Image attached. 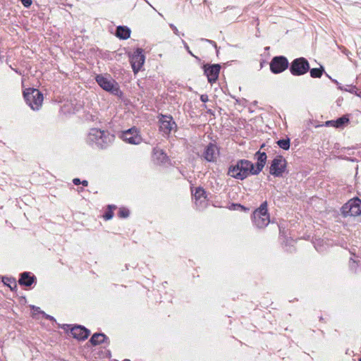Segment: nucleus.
I'll return each instance as SVG.
<instances>
[{"instance_id":"5701e85b","label":"nucleus","mask_w":361,"mask_h":361,"mask_svg":"<svg viewBox=\"0 0 361 361\" xmlns=\"http://www.w3.org/2000/svg\"><path fill=\"white\" fill-rule=\"evenodd\" d=\"M2 281L5 285L8 286L11 290L13 289V288L11 283H13L14 285V288L17 287L16 281L14 279L3 277Z\"/></svg>"},{"instance_id":"a19ab883","label":"nucleus","mask_w":361,"mask_h":361,"mask_svg":"<svg viewBox=\"0 0 361 361\" xmlns=\"http://www.w3.org/2000/svg\"><path fill=\"white\" fill-rule=\"evenodd\" d=\"M357 95H358V96H360L361 94H357Z\"/></svg>"},{"instance_id":"9b49d317","label":"nucleus","mask_w":361,"mask_h":361,"mask_svg":"<svg viewBox=\"0 0 361 361\" xmlns=\"http://www.w3.org/2000/svg\"><path fill=\"white\" fill-rule=\"evenodd\" d=\"M145 60L143 50L141 48H137L130 56V63L134 73H137L141 69Z\"/></svg>"},{"instance_id":"bb28decb","label":"nucleus","mask_w":361,"mask_h":361,"mask_svg":"<svg viewBox=\"0 0 361 361\" xmlns=\"http://www.w3.org/2000/svg\"><path fill=\"white\" fill-rule=\"evenodd\" d=\"M204 193H205V191H204L203 189H202V188H197V190H196L195 196H196V197H201V196H202Z\"/></svg>"},{"instance_id":"b1692460","label":"nucleus","mask_w":361,"mask_h":361,"mask_svg":"<svg viewBox=\"0 0 361 361\" xmlns=\"http://www.w3.org/2000/svg\"><path fill=\"white\" fill-rule=\"evenodd\" d=\"M129 214H130L129 210L124 207L120 208L119 212L118 213V216L120 218H127L129 216Z\"/></svg>"},{"instance_id":"393cba45","label":"nucleus","mask_w":361,"mask_h":361,"mask_svg":"<svg viewBox=\"0 0 361 361\" xmlns=\"http://www.w3.org/2000/svg\"><path fill=\"white\" fill-rule=\"evenodd\" d=\"M183 43L184 44V47L185 48V49L187 50V51L193 57H195L196 59H198L199 60V58L197 56H196L195 55H194L192 54V52L190 51V48H189V46L188 45V44L185 42V41H183Z\"/></svg>"},{"instance_id":"7ed1b4c3","label":"nucleus","mask_w":361,"mask_h":361,"mask_svg":"<svg viewBox=\"0 0 361 361\" xmlns=\"http://www.w3.org/2000/svg\"><path fill=\"white\" fill-rule=\"evenodd\" d=\"M95 80L97 84L104 90L109 92L116 96L121 97L122 95V92L119 88L118 84L110 76L97 75Z\"/></svg>"},{"instance_id":"79ce46f5","label":"nucleus","mask_w":361,"mask_h":361,"mask_svg":"<svg viewBox=\"0 0 361 361\" xmlns=\"http://www.w3.org/2000/svg\"><path fill=\"white\" fill-rule=\"evenodd\" d=\"M112 361H118V360H112Z\"/></svg>"},{"instance_id":"a211bd4d","label":"nucleus","mask_w":361,"mask_h":361,"mask_svg":"<svg viewBox=\"0 0 361 361\" xmlns=\"http://www.w3.org/2000/svg\"><path fill=\"white\" fill-rule=\"evenodd\" d=\"M116 35L122 39H127L130 37V30L126 26H118L116 28Z\"/></svg>"},{"instance_id":"f704fd0d","label":"nucleus","mask_w":361,"mask_h":361,"mask_svg":"<svg viewBox=\"0 0 361 361\" xmlns=\"http://www.w3.org/2000/svg\"><path fill=\"white\" fill-rule=\"evenodd\" d=\"M81 184H82L83 186H87V185H88V182H87V180H84L81 181Z\"/></svg>"},{"instance_id":"1a4fd4ad","label":"nucleus","mask_w":361,"mask_h":361,"mask_svg":"<svg viewBox=\"0 0 361 361\" xmlns=\"http://www.w3.org/2000/svg\"><path fill=\"white\" fill-rule=\"evenodd\" d=\"M345 216H356L361 214V200L359 198L350 200L343 206Z\"/></svg>"},{"instance_id":"9d476101","label":"nucleus","mask_w":361,"mask_h":361,"mask_svg":"<svg viewBox=\"0 0 361 361\" xmlns=\"http://www.w3.org/2000/svg\"><path fill=\"white\" fill-rule=\"evenodd\" d=\"M288 61L285 56H274L270 62V70L273 73H281L288 68Z\"/></svg>"},{"instance_id":"c9c22d12","label":"nucleus","mask_w":361,"mask_h":361,"mask_svg":"<svg viewBox=\"0 0 361 361\" xmlns=\"http://www.w3.org/2000/svg\"><path fill=\"white\" fill-rule=\"evenodd\" d=\"M33 309H35V311H39V307H33Z\"/></svg>"},{"instance_id":"412c9836","label":"nucleus","mask_w":361,"mask_h":361,"mask_svg":"<svg viewBox=\"0 0 361 361\" xmlns=\"http://www.w3.org/2000/svg\"><path fill=\"white\" fill-rule=\"evenodd\" d=\"M279 147L284 150H288L290 148V139H281L277 141Z\"/></svg>"},{"instance_id":"aec40b11","label":"nucleus","mask_w":361,"mask_h":361,"mask_svg":"<svg viewBox=\"0 0 361 361\" xmlns=\"http://www.w3.org/2000/svg\"><path fill=\"white\" fill-rule=\"evenodd\" d=\"M310 76L314 78H319L322 77L323 72L324 71V69L323 66H320V68H314L310 69Z\"/></svg>"},{"instance_id":"2f4dec72","label":"nucleus","mask_w":361,"mask_h":361,"mask_svg":"<svg viewBox=\"0 0 361 361\" xmlns=\"http://www.w3.org/2000/svg\"><path fill=\"white\" fill-rule=\"evenodd\" d=\"M73 183L75 185H78L79 184L81 183V181L79 178H74L73 180Z\"/></svg>"},{"instance_id":"c85d7f7f","label":"nucleus","mask_w":361,"mask_h":361,"mask_svg":"<svg viewBox=\"0 0 361 361\" xmlns=\"http://www.w3.org/2000/svg\"><path fill=\"white\" fill-rule=\"evenodd\" d=\"M169 26L172 29V30L173 31L175 35H179V31H178V28L173 24H170Z\"/></svg>"},{"instance_id":"2eb2a0df","label":"nucleus","mask_w":361,"mask_h":361,"mask_svg":"<svg viewBox=\"0 0 361 361\" xmlns=\"http://www.w3.org/2000/svg\"><path fill=\"white\" fill-rule=\"evenodd\" d=\"M218 154V148L216 145L213 143H209L204 153H203V157L207 161H215L216 159V155Z\"/></svg>"},{"instance_id":"c756f323","label":"nucleus","mask_w":361,"mask_h":361,"mask_svg":"<svg viewBox=\"0 0 361 361\" xmlns=\"http://www.w3.org/2000/svg\"><path fill=\"white\" fill-rule=\"evenodd\" d=\"M200 100L202 102H207L208 100H209V98H208V95L207 94H202L200 96Z\"/></svg>"},{"instance_id":"6ab92c4d","label":"nucleus","mask_w":361,"mask_h":361,"mask_svg":"<svg viewBox=\"0 0 361 361\" xmlns=\"http://www.w3.org/2000/svg\"><path fill=\"white\" fill-rule=\"evenodd\" d=\"M349 122L348 118H347L345 116H341L338 118L336 121H327L326 123H331L332 126H334L336 128H341L345 124L348 123Z\"/></svg>"},{"instance_id":"4468645a","label":"nucleus","mask_w":361,"mask_h":361,"mask_svg":"<svg viewBox=\"0 0 361 361\" xmlns=\"http://www.w3.org/2000/svg\"><path fill=\"white\" fill-rule=\"evenodd\" d=\"M159 123V130L166 135H169L171 131L176 127V124L171 116L161 115Z\"/></svg>"},{"instance_id":"58836bf2","label":"nucleus","mask_w":361,"mask_h":361,"mask_svg":"<svg viewBox=\"0 0 361 361\" xmlns=\"http://www.w3.org/2000/svg\"><path fill=\"white\" fill-rule=\"evenodd\" d=\"M123 361H130V360L126 359Z\"/></svg>"},{"instance_id":"f257e3e1","label":"nucleus","mask_w":361,"mask_h":361,"mask_svg":"<svg viewBox=\"0 0 361 361\" xmlns=\"http://www.w3.org/2000/svg\"><path fill=\"white\" fill-rule=\"evenodd\" d=\"M115 136L106 130L98 128H92L86 139V142L91 146L95 145L99 149H106L114 141Z\"/></svg>"},{"instance_id":"a878e982","label":"nucleus","mask_w":361,"mask_h":361,"mask_svg":"<svg viewBox=\"0 0 361 361\" xmlns=\"http://www.w3.org/2000/svg\"><path fill=\"white\" fill-rule=\"evenodd\" d=\"M99 336L103 337V338H108L103 333H94L90 338H98Z\"/></svg>"},{"instance_id":"f8f14e48","label":"nucleus","mask_w":361,"mask_h":361,"mask_svg":"<svg viewBox=\"0 0 361 361\" xmlns=\"http://www.w3.org/2000/svg\"><path fill=\"white\" fill-rule=\"evenodd\" d=\"M121 138L125 142L133 145H138L142 142V137L135 128H131L123 132Z\"/></svg>"},{"instance_id":"4c0bfd02","label":"nucleus","mask_w":361,"mask_h":361,"mask_svg":"<svg viewBox=\"0 0 361 361\" xmlns=\"http://www.w3.org/2000/svg\"><path fill=\"white\" fill-rule=\"evenodd\" d=\"M236 205H237L238 207H240L243 208V209H245V208H244L243 206H241L240 204H236Z\"/></svg>"},{"instance_id":"f03ea898","label":"nucleus","mask_w":361,"mask_h":361,"mask_svg":"<svg viewBox=\"0 0 361 361\" xmlns=\"http://www.w3.org/2000/svg\"><path fill=\"white\" fill-rule=\"evenodd\" d=\"M254 164L247 159H239L228 167L227 174L233 178L243 180L254 174Z\"/></svg>"},{"instance_id":"4be33fe9","label":"nucleus","mask_w":361,"mask_h":361,"mask_svg":"<svg viewBox=\"0 0 361 361\" xmlns=\"http://www.w3.org/2000/svg\"><path fill=\"white\" fill-rule=\"evenodd\" d=\"M109 210L106 212L105 214L104 215V218L106 220H109L113 217L114 212L112 211V209H116V206L115 205H109Z\"/></svg>"},{"instance_id":"0eeeda50","label":"nucleus","mask_w":361,"mask_h":361,"mask_svg":"<svg viewBox=\"0 0 361 361\" xmlns=\"http://www.w3.org/2000/svg\"><path fill=\"white\" fill-rule=\"evenodd\" d=\"M63 329L68 333V335L73 336V338H88L90 331L81 325L64 324Z\"/></svg>"},{"instance_id":"7c9ffc66","label":"nucleus","mask_w":361,"mask_h":361,"mask_svg":"<svg viewBox=\"0 0 361 361\" xmlns=\"http://www.w3.org/2000/svg\"><path fill=\"white\" fill-rule=\"evenodd\" d=\"M202 40H204V39H202ZM205 41L209 42L210 44L214 45L216 48V44L214 41L210 39H205Z\"/></svg>"},{"instance_id":"39448f33","label":"nucleus","mask_w":361,"mask_h":361,"mask_svg":"<svg viewBox=\"0 0 361 361\" xmlns=\"http://www.w3.org/2000/svg\"><path fill=\"white\" fill-rule=\"evenodd\" d=\"M253 222L259 228H264L270 222L269 214L267 212V202L266 201L262 202L260 207L254 212Z\"/></svg>"},{"instance_id":"473e14b6","label":"nucleus","mask_w":361,"mask_h":361,"mask_svg":"<svg viewBox=\"0 0 361 361\" xmlns=\"http://www.w3.org/2000/svg\"><path fill=\"white\" fill-rule=\"evenodd\" d=\"M90 341L93 345H97L100 344V341L99 340L94 339V340H90Z\"/></svg>"},{"instance_id":"423d86ee","label":"nucleus","mask_w":361,"mask_h":361,"mask_svg":"<svg viewBox=\"0 0 361 361\" xmlns=\"http://www.w3.org/2000/svg\"><path fill=\"white\" fill-rule=\"evenodd\" d=\"M289 70L293 75L300 76L309 71L310 63L304 57L297 58L290 63Z\"/></svg>"},{"instance_id":"f3484780","label":"nucleus","mask_w":361,"mask_h":361,"mask_svg":"<svg viewBox=\"0 0 361 361\" xmlns=\"http://www.w3.org/2000/svg\"><path fill=\"white\" fill-rule=\"evenodd\" d=\"M36 277L30 272L25 271L20 274L18 283L20 286H30L36 281Z\"/></svg>"},{"instance_id":"e433bc0d","label":"nucleus","mask_w":361,"mask_h":361,"mask_svg":"<svg viewBox=\"0 0 361 361\" xmlns=\"http://www.w3.org/2000/svg\"><path fill=\"white\" fill-rule=\"evenodd\" d=\"M343 52L348 55V53H349V51L347 50V49H345V51H343Z\"/></svg>"},{"instance_id":"6e6552de","label":"nucleus","mask_w":361,"mask_h":361,"mask_svg":"<svg viewBox=\"0 0 361 361\" xmlns=\"http://www.w3.org/2000/svg\"><path fill=\"white\" fill-rule=\"evenodd\" d=\"M286 160L282 156H276L271 161L269 173L275 177H282L286 169Z\"/></svg>"},{"instance_id":"dca6fc26","label":"nucleus","mask_w":361,"mask_h":361,"mask_svg":"<svg viewBox=\"0 0 361 361\" xmlns=\"http://www.w3.org/2000/svg\"><path fill=\"white\" fill-rule=\"evenodd\" d=\"M255 157L257 159L256 166H254V174H259L264 167L267 159V154L258 151L255 153Z\"/></svg>"},{"instance_id":"cd10ccee","label":"nucleus","mask_w":361,"mask_h":361,"mask_svg":"<svg viewBox=\"0 0 361 361\" xmlns=\"http://www.w3.org/2000/svg\"><path fill=\"white\" fill-rule=\"evenodd\" d=\"M23 5L26 7V8H28L30 6V5L32 4V0H20Z\"/></svg>"},{"instance_id":"ea45409f","label":"nucleus","mask_w":361,"mask_h":361,"mask_svg":"<svg viewBox=\"0 0 361 361\" xmlns=\"http://www.w3.org/2000/svg\"><path fill=\"white\" fill-rule=\"evenodd\" d=\"M359 361H361V357L359 359Z\"/></svg>"},{"instance_id":"ddd939ff","label":"nucleus","mask_w":361,"mask_h":361,"mask_svg":"<svg viewBox=\"0 0 361 361\" xmlns=\"http://www.w3.org/2000/svg\"><path fill=\"white\" fill-rule=\"evenodd\" d=\"M204 72L207 77L208 82L211 84L215 82L219 75L221 66L219 64L204 65Z\"/></svg>"},{"instance_id":"72a5a7b5","label":"nucleus","mask_w":361,"mask_h":361,"mask_svg":"<svg viewBox=\"0 0 361 361\" xmlns=\"http://www.w3.org/2000/svg\"><path fill=\"white\" fill-rule=\"evenodd\" d=\"M157 152L159 153L160 156L162 157L163 159L166 157V154L163 152V151L160 150V151H158Z\"/></svg>"},{"instance_id":"20e7f679","label":"nucleus","mask_w":361,"mask_h":361,"mask_svg":"<svg viewBox=\"0 0 361 361\" xmlns=\"http://www.w3.org/2000/svg\"><path fill=\"white\" fill-rule=\"evenodd\" d=\"M26 103L32 110H38L42 104L43 94L39 90L28 88L23 92Z\"/></svg>"}]
</instances>
